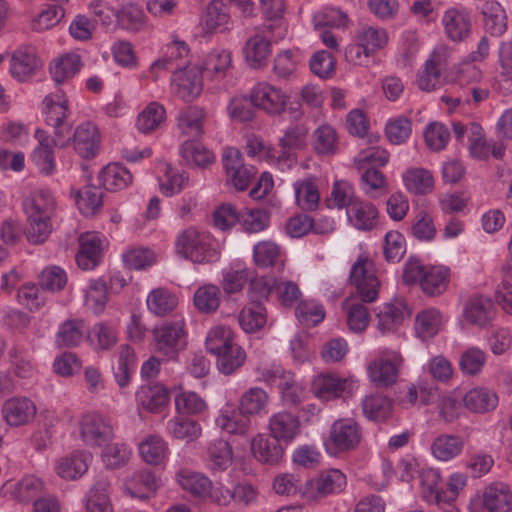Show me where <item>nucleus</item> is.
I'll list each match as a JSON object with an SVG mask.
<instances>
[{"instance_id":"1","label":"nucleus","mask_w":512,"mask_h":512,"mask_svg":"<svg viewBox=\"0 0 512 512\" xmlns=\"http://www.w3.org/2000/svg\"><path fill=\"white\" fill-rule=\"evenodd\" d=\"M402 279L406 285L419 284L424 294L436 297L447 290L450 269L443 265L426 266L419 260L410 258L404 266Z\"/></svg>"},{"instance_id":"2","label":"nucleus","mask_w":512,"mask_h":512,"mask_svg":"<svg viewBox=\"0 0 512 512\" xmlns=\"http://www.w3.org/2000/svg\"><path fill=\"white\" fill-rule=\"evenodd\" d=\"M175 251L180 257L199 264L213 262L219 256L213 236L193 226L178 234Z\"/></svg>"},{"instance_id":"3","label":"nucleus","mask_w":512,"mask_h":512,"mask_svg":"<svg viewBox=\"0 0 512 512\" xmlns=\"http://www.w3.org/2000/svg\"><path fill=\"white\" fill-rule=\"evenodd\" d=\"M185 321L183 318L165 321L152 329L155 350L168 359H176L186 345Z\"/></svg>"},{"instance_id":"4","label":"nucleus","mask_w":512,"mask_h":512,"mask_svg":"<svg viewBox=\"0 0 512 512\" xmlns=\"http://www.w3.org/2000/svg\"><path fill=\"white\" fill-rule=\"evenodd\" d=\"M349 282L362 302L371 303L378 299L380 281L375 274L374 263L368 257H358L351 267Z\"/></svg>"},{"instance_id":"5","label":"nucleus","mask_w":512,"mask_h":512,"mask_svg":"<svg viewBox=\"0 0 512 512\" xmlns=\"http://www.w3.org/2000/svg\"><path fill=\"white\" fill-rule=\"evenodd\" d=\"M361 440L360 425L352 418H340L331 425L326 447L333 454L349 452L355 450Z\"/></svg>"},{"instance_id":"6","label":"nucleus","mask_w":512,"mask_h":512,"mask_svg":"<svg viewBox=\"0 0 512 512\" xmlns=\"http://www.w3.org/2000/svg\"><path fill=\"white\" fill-rule=\"evenodd\" d=\"M222 163L227 183L239 191L246 190L257 174L253 165L244 163L242 153L235 147L223 150Z\"/></svg>"},{"instance_id":"7","label":"nucleus","mask_w":512,"mask_h":512,"mask_svg":"<svg viewBox=\"0 0 512 512\" xmlns=\"http://www.w3.org/2000/svg\"><path fill=\"white\" fill-rule=\"evenodd\" d=\"M80 436L89 447H103L115 437L111 420L99 413H87L80 422Z\"/></svg>"},{"instance_id":"8","label":"nucleus","mask_w":512,"mask_h":512,"mask_svg":"<svg viewBox=\"0 0 512 512\" xmlns=\"http://www.w3.org/2000/svg\"><path fill=\"white\" fill-rule=\"evenodd\" d=\"M346 476L338 469H329L307 481L300 490L307 501H317L331 494H338L346 487Z\"/></svg>"},{"instance_id":"9","label":"nucleus","mask_w":512,"mask_h":512,"mask_svg":"<svg viewBox=\"0 0 512 512\" xmlns=\"http://www.w3.org/2000/svg\"><path fill=\"white\" fill-rule=\"evenodd\" d=\"M249 100L255 108L277 116L285 112L288 96L281 88L262 81L252 87Z\"/></svg>"},{"instance_id":"10","label":"nucleus","mask_w":512,"mask_h":512,"mask_svg":"<svg viewBox=\"0 0 512 512\" xmlns=\"http://www.w3.org/2000/svg\"><path fill=\"white\" fill-rule=\"evenodd\" d=\"M404 359L399 352L384 351L381 357L369 363L367 373L376 387H389L396 383Z\"/></svg>"},{"instance_id":"11","label":"nucleus","mask_w":512,"mask_h":512,"mask_svg":"<svg viewBox=\"0 0 512 512\" xmlns=\"http://www.w3.org/2000/svg\"><path fill=\"white\" fill-rule=\"evenodd\" d=\"M171 86L177 97L187 102L193 101L202 91L201 70L195 65H186L175 69L171 79Z\"/></svg>"},{"instance_id":"12","label":"nucleus","mask_w":512,"mask_h":512,"mask_svg":"<svg viewBox=\"0 0 512 512\" xmlns=\"http://www.w3.org/2000/svg\"><path fill=\"white\" fill-rule=\"evenodd\" d=\"M386 43L387 34H358L345 49L346 60L357 65L365 64Z\"/></svg>"},{"instance_id":"13","label":"nucleus","mask_w":512,"mask_h":512,"mask_svg":"<svg viewBox=\"0 0 512 512\" xmlns=\"http://www.w3.org/2000/svg\"><path fill=\"white\" fill-rule=\"evenodd\" d=\"M477 503L486 512H511L512 492L507 484L493 482L484 488Z\"/></svg>"},{"instance_id":"14","label":"nucleus","mask_w":512,"mask_h":512,"mask_svg":"<svg viewBox=\"0 0 512 512\" xmlns=\"http://www.w3.org/2000/svg\"><path fill=\"white\" fill-rule=\"evenodd\" d=\"M448 48L439 46L425 63L424 70L418 75L417 83L421 90L431 91L439 84L441 70L445 68L448 58Z\"/></svg>"},{"instance_id":"15","label":"nucleus","mask_w":512,"mask_h":512,"mask_svg":"<svg viewBox=\"0 0 512 512\" xmlns=\"http://www.w3.org/2000/svg\"><path fill=\"white\" fill-rule=\"evenodd\" d=\"M103 239L97 232H86L79 237L76 262L82 270H92L100 262Z\"/></svg>"},{"instance_id":"16","label":"nucleus","mask_w":512,"mask_h":512,"mask_svg":"<svg viewBox=\"0 0 512 512\" xmlns=\"http://www.w3.org/2000/svg\"><path fill=\"white\" fill-rule=\"evenodd\" d=\"M495 310L492 299L482 294H475L468 298L464 305L463 317L479 327L487 326L494 318Z\"/></svg>"},{"instance_id":"17","label":"nucleus","mask_w":512,"mask_h":512,"mask_svg":"<svg viewBox=\"0 0 512 512\" xmlns=\"http://www.w3.org/2000/svg\"><path fill=\"white\" fill-rule=\"evenodd\" d=\"M36 405L26 397H14L4 402L2 414L8 425L18 427L30 423L36 415Z\"/></svg>"},{"instance_id":"18","label":"nucleus","mask_w":512,"mask_h":512,"mask_svg":"<svg viewBox=\"0 0 512 512\" xmlns=\"http://www.w3.org/2000/svg\"><path fill=\"white\" fill-rule=\"evenodd\" d=\"M354 381L351 378H341L334 374H321L313 382V391L317 398L330 401L341 397L345 392H351Z\"/></svg>"},{"instance_id":"19","label":"nucleus","mask_w":512,"mask_h":512,"mask_svg":"<svg viewBox=\"0 0 512 512\" xmlns=\"http://www.w3.org/2000/svg\"><path fill=\"white\" fill-rule=\"evenodd\" d=\"M100 143V133L94 123L84 122L75 129L73 144L76 152L82 158H94L99 151Z\"/></svg>"},{"instance_id":"20","label":"nucleus","mask_w":512,"mask_h":512,"mask_svg":"<svg viewBox=\"0 0 512 512\" xmlns=\"http://www.w3.org/2000/svg\"><path fill=\"white\" fill-rule=\"evenodd\" d=\"M268 428L272 438L289 443L300 434L301 423L296 415L282 411L270 417Z\"/></svg>"},{"instance_id":"21","label":"nucleus","mask_w":512,"mask_h":512,"mask_svg":"<svg viewBox=\"0 0 512 512\" xmlns=\"http://www.w3.org/2000/svg\"><path fill=\"white\" fill-rule=\"evenodd\" d=\"M39 66L40 60L36 48L33 46H21L11 55V74L20 81H25L35 74Z\"/></svg>"},{"instance_id":"22","label":"nucleus","mask_w":512,"mask_h":512,"mask_svg":"<svg viewBox=\"0 0 512 512\" xmlns=\"http://www.w3.org/2000/svg\"><path fill=\"white\" fill-rule=\"evenodd\" d=\"M35 138L38 140V146L33 150L31 160L42 175L50 176L56 171L51 137L46 131L37 129Z\"/></svg>"},{"instance_id":"23","label":"nucleus","mask_w":512,"mask_h":512,"mask_svg":"<svg viewBox=\"0 0 512 512\" xmlns=\"http://www.w3.org/2000/svg\"><path fill=\"white\" fill-rule=\"evenodd\" d=\"M309 129L303 123H296L287 127L279 138L278 145L281 149L279 159L289 160L297 151L306 148Z\"/></svg>"},{"instance_id":"24","label":"nucleus","mask_w":512,"mask_h":512,"mask_svg":"<svg viewBox=\"0 0 512 512\" xmlns=\"http://www.w3.org/2000/svg\"><path fill=\"white\" fill-rule=\"evenodd\" d=\"M26 217H51L56 213V200L51 191L39 189L32 192L23 201Z\"/></svg>"},{"instance_id":"25","label":"nucleus","mask_w":512,"mask_h":512,"mask_svg":"<svg viewBox=\"0 0 512 512\" xmlns=\"http://www.w3.org/2000/svg\"><path fill=\"white\" fill-rule=\"evenodd\" d=\"M159 479L148 469L135 471L125 481V490L135 498L149 499L159 487Z\"/></svg>"},{"instance_id":"26","label":"nucleus","mask_w":512,"mask_h":512,"mask_svg":"<svg viewBox=\"0 0 512 512\" xmlns=\"http://www.w3.org/2000/svg\"><path fill=\"white\" fill-rule=\"evenodd\" d=\"M91 458L92 456L88 452L74 451L56 462V473L66 480L79 479L88 470Z\"/></svg>"},{"instance_id":"27","label":"nucleus","mask_w":512,"mask_h":512,"mask_svg":"<svg viewBox=\"0 0 512 512\" xmlns=\"http://www.w3.org/2000/svg\"><path fill=\"white\" fill-rule=\"evenodd\" d=\"M243 53L250 67L254 69L264 67L272 53L271 40L265 34H254L246 41Z\"/></svg>"},{"instance_id":"28","label":"nucleus","mask_w":512,"mask_h":512,"mask_svg":"<svg viewBox=\"0 0 512 512\" xmlns=\"http://www.w3.org/2000/svg\"><path fill=\"white\" fill-rule=\"evenodd\" d=\"M93 17L77 15L69 26L70 32H92L98 29H107L117 20V12L109 8L93 9Z\"/></svg>"},{"instance_id":"29","label":"nucleus","mask_w":512,"mask_h":512,"mask_svg":"<svg viewBox=\"0 0 512 512\" xmlns=\"http://www.w3.org/2000/svg\"><path fill=\"white\" fill-rule=\"evenodd\" d=\"M409 314L406 304L401 301L385 303L376 313L377 329L381 334L394 332Z\"/></svg>"},{"instance_id":"30","label":"nucleus","mask_w":512,"mask_h":512,"mask_svg":"<svg viewBox=\"0 0 512 512\" xmlns=\"http://www.w3.org/2000/svg\"><path fill=\"white\" fill-rule=\"evenodd\" d=\"M269 394L260 387L247 389L239 398L238 410L242 416H260L268 413Z\"/></svg>"},{"instance_id":"31","label":"nucleus","mask_w":512,"mask_h":512,"mask_svg":"<svg viewBox=\"0 0 512 512\" xmlns=\"http://www.w3.org/2000/svg\"><path fill=\"white\" fill-rule=\"evenodd\" d=\"M136 401L143 409L158 413L168 404L169 393L159 383L142 385L136 392Z\"/></svg>"},{"instance_id":"32","label":"nucleus","mask_w":512,"mask_h":512,"mask_svg":"<svg viewBox=\"0 0 512 512\" xmlns=\"http://www.w3.org/2000/svg\"><path fill=\"white\" fill-rule=\"evenodd\" d=\"M42 111L47 125L66 121L69 114V101L65 92L58 88L55 92L47 94L42 102Z\"/></svg>"},{"instance_id":"33","label":"nucleus","mask_w":512,"mask_h":512,"mask_svg":"<svg viewBox=\"0 0 512 512\" xmlns=\"http://www.w3.org/2000/svg\"><path fill=\"white\" fill-rule=\"evenodd\" d=\"M83 63L77 54L68 53L54 59L49 65V73L56 85H61L75 77Z\"/></svg>"},{"instance_id":"34","label":"nucleus","mask_w":512,"mask_h":512,"mask_svg":"<svg viewBox=\"0 0 512 512\" xmlns=\"http://www.w3.org/2000/svg\"><path fill=\"white\" fill-rule=\"evenodd\" d=\"M88 327L82 319H67L60 324L55 336L59 347H75L88 335Z\"/></svg>"},{"instance_id":"35","label":"nucleus","mask_w":512,"mask_h":512,"mask_svg":"<svg viewBox=\"0 0 512 512\" xmlns=\"http://www.w3.org/2000/svg\"><path fill=\"white\" fill-rule=\"evenodd\" d=\"M349 222L358 230L370 231L377 223V208L370 202L357 200L347 210Z\"/></svg>"},{"instance_id":"36","label":"nucleus","mask_w":512,"mask_h":512,"mask_svg":"<svg viewBox=\"0 0 512 512\" xmlns=\"http://www.w3.org/2000/svg\"><path fill=\"white\" fill-rule=\"evenodd\" d=\"M180 155L188 166L205 169L215 161L214 154L201 142L191 139L180 146Z\"/></svg>"},{"instance_id":"37","label":"nucleus","mask_w":512,"mask_h":512,"mask_svg":"<svg viewBox=\"0 0 512 512\" xmlns=\"http://www.w3.org/2000/svg\"><path fill=\"white\" fill-rule=\"evenodd\" d=\"M251 450L258 461L268 464H277L284 455V449L278 440L260 434L251 440Z\"/></svg>"},{"instance_id":"38","label":"nucleus","mask_w":512,"mask_h":512,"mask_svg":"<svg viewBox=\"0 0 512 512\" xmlns=\"http://www.w3.org/2000/svg\"><path fill=\"white\" fill-rule=\"evenodd\" d=\"M407 191L415 195H426L434 188L432 173L422 167H413L405 171L402 176Z\"/></svg>"},{"instance_id":"39","label":"nucleus","mask_w":512,"mask_h":512,"mask_svg":"<svg viewBox=\"0 0 512 512\" xmlns=\"http://www.w3.org/2000/svg\"><path fill=\"white\" fill-rule=\"evenodd\" d=\"M295 199L303 211H314L320 202V193L314 177L297 180L294 184Z\"/></svg>"},{"instance_id":"40","label":"nucleus","mask_w":512,"mask_h":512,"mask_svg":"<svg viewBox=\"0 0 512 512\" xmlns=\"http://www.w3.org/2000/svg\"><path fill=\"white\" fill-rule=\"evenodd\" d=\"M464 405L474 413H486L494 410L498 405V396L487 388H474L469 390L463 398Z\"/></svg>"},{"instance_id":"41","label":"nucleus","mask_w":512,"mask_h":512,"mask_svg":"<svg viewBox=\"0 0 512 512\" xmlns=\"http://www.w3.org/2000/svg\"><path fill=\"white\" fill-rule=\"evenodd\" d=\"M99 179L106 190L117 191L128 187L133 176L126 167L112 163L102 169Z\"/></svg>"},{"instance_id":"42","label":"nucleus","mask_w":512,"mask_h":512,"mask_svg":"<svg viewBox=\"0 0 512 512\" xmlns=\"http://www.w3.org/2000/svg\"><path fill=\"white\" fill-rule=\"evenodd\" d=\"M146 303L151 313L164 317L177 307L178 299L170 290L159 287L148 294Z\"/></svg>"},{"instance_id":"43","label":"nucleus","mask_w":512,"mask_h":512,"mask_svg":"<svg viewBox=\"0 0 512 512\" xmlns=\"http://www.w3.org/2000/svg\"><path fill=\"white\" fill-rule=\"evenodd\" d=\"M312 147L317 155L331 156L336 154L338 148L336 130L328 124L319 126L312 134Z\"/></svg>"},{"instance_id":"44","label":"nucleus","mask_w":512,"mask_h":512,"mask_svg":"<svg viewBox=\"0 0 512 512\" xmlns=\"http://www.w3.org/2000/svg\"><path fill=\"white\" fill-rule=\"evenodd\" d=\"M347 314V324L351 331L361 333L369 325L370 314L367 307L355 297H349L343 302Z\"/></svg>"},{"instance_id":"45","label":"nucleus","mask_w":512,"mask_h":512,"mask_svg":"<svg viewBox=\"0 0 512 512\" xmlns=\"http://www.w3.org/2000/svg\"><path fill=\"white\" fill-rule=\"evenodd\" d=\"M238 322L245 332H257L267 322L266 308L260 302H251L239 313Z\"/></svg>"},{"instance_id":"46","label":"nucleus","mask_w":512,"mask_h":512,"mask_svg":"<svg viewBox=\"0 0 512 512\" xmlns=\"http://www.w3.org/2000/svg\"><path fill=\"white\" fill-rule=\"evenodd\" d=\"M209 466L213 471L223 472L233 463V449L228 441L216 439L208 447Z\"/></svg>"},{"instance_id":"47","label":"nucleus","mask_w":512,"mask_h":512,"mask_svg":"<svg viewBox=\"0 0 512 512\" xmlns=\"http://www.w3.org/2000/svg\"><path fill=\"white\" fill-rule=\"evenodd\" d=\"M168 452V445L159 435H149L139 444L141 458L150 465H159Z\"/></svg>"},{"instance_id":"48","label":"nucleus","mask_w":512,"mask_h":512,"mask_svg":"<svg viewBox=\"0 0 512 512\" xmlns=\"http://www.w3.org/2000/svg\"><path fill=\"white\" fill-rule=\"evenodd\" d=\"M464 447V442L457 435H440L433 441L431 451L435 458L441 461H449L458 456Z\"/></svg>"},{"instance_id":"49","label":"nucleus","mask_w":512,"mask_h":512,"mask_svg":"<svg viewBox=\"0 0 512 512\" xmlns=\"http://www.w3.org/2000/svg\"><path fill=\"white\" fill-rule=\"evenodd\" d=\"M314 28L316 30L348 29L349 20L347 15L337 8H324L313 16Z\"/></svg>"},{"instance_id":"50","label":"nucleus","mask_w":512,"mask_h":512,"mask_svg":"<svg viewBox=\"0 0 512 512\" xmlns=\"http://www.w3.org/2000/svg\"><path fill=\"white\" fill-rule=\"evenodd\" d=\"M51 217H26L25 236L32 245H41L47 241L53 231Z\"/></svg>"},{"instance_id":"51","label":"nucleus","mask_w":512,"mask_h":512,"mask_svg":"<svg viewBox=\"0 0 512 512\" xmlns=\"http://www.w3.org/2000/svg\"><path fill=\"white\" fill-rule=\"evenodd\" d=\"M101 459L109 470L120 469L127 465L132 456V451L124 443H110L103 446Z\"/></svg>"},{"instance_id":"52","label":"nucleus","mask_w":512,"mask_h":512,"mask_svg":"<svg viewBox=\"0 0 512 512\" xmlns=\"http://www.w3.org/2000/svg\"><path fill=\"white\" fill-rule=\"evenodd\" d=\"M483 27L487 31L504 32L507 17L503 7L496 1H486L481 9Z\"/></svg>"},{"instance_id":"53","label":"nucleus","mask_w":512,"mask_h":512,"mask_svg":"<svg viewBox=\"0 0 512 512\" xmlns=\"http://www.w3.org/2000/svg\"><path fill=\"white\" fill-rule=\"evenodd\" d=\"M422 495L429 504H441L443 492L440 472L434 468L423 470L421 474Z\"/></svg>"},{"instance_id":"54","label":"nucleus","mask_w":512,"mask_h":512,"mask_svg":"<svg viewBox=\"0 0 512 512\" xmlns=\"http://www.w3.org/2000/svg\"><path fill=\"white\" fill-rule=\"evenodd\" d=\"M103 192L94 185H87L77 193L76 203L85 216H94L103 205Z\"/></svg>"},{"instance_id":"55","label":"nucleus","mask_w":512,"mask_h":512,"mask_svg":"<svg viewBox=\"0 0 512 512\" xmlns=\"http://www.w3.org/2000/svg\"><path fill=\"white\" fill-rule=\"evenodd\" d=\"M216 425L223 431L233 435H246L250 430L251 422L248 416H242L232 411H222L216 418Z\"/></svg>"},{"instance_id":"56","label":"nucleus","mask_w":512,"mask_h":512,"mask_svg":"<svg viewBox=\"0 0 512 512\" xmlns=\"http://www.w3.org/2000/svg\"><path fill=\"white\" fill-rule=\"evenodd\" d=\"M165 109L157 102H151L138 115L136 127L143 134L156 130L165 120Z\"/></svg>"},{"instance_id":"57","label":"nucleus","mask_w":512,"mask_h":512,"mask_svg":"<svg viewBox=\"0 0 512 512\" xmlns=\"http://www.w3.org/2000/svg\"><path fill=\"white\" fill-rule=\"evenodd\" d=\"M364 415L373 421H383L388 418L392 410V402L382 395H369L362 400Z\"/></svg>"},{"instance_id":"58","label":"nucleus","mask_w":512,"mask_h":512,"mask_svg":"<svg viewBox=\"0 0 512 512\" xmlns=\"http://www.w3.org/2000/svg\"><path fill=\"white\" fill-rule=\"evenodd\" d=\"M203 119V109L191 106L180 112L178 126L184 134L197 138L203 133Z\"/></svg>"},{"instance_id":"59","label":"nucleus","mask_w":512,"mask_h":512,"mask_svg":"<svg viewBox=\"0 0 512 512\" xmlns=\"http://www.w3.org/2000/svg\"><path fill=\"white\" fill-rule=\"evenodd\" d=\"M217 367L225 375H230L239 369L246 360V353L237 343L215 355Z\"/></svg>"},{"instance_id":"60","label":"nucleus","mask_w":512,"mask_h":512,"mask_svg":"<svg viewBox=\"0 0 512 512\" xmlns=\"http://www.w3.org/2000/svg\"><path fill=\"white\" fill-rule=\"evenodd\" d=\"M441 325V314L436 309L423 310L417 314L415 319V330L417 335L427 340L434 337Z\"/></svg>"},{"instance_id":"61","label":"nucleus","mask_w":512,"mask_h":512,"mask_svg":"<svg viewBox=\"0 0 512 512\" xmlns=\"http://www.w3.org/2000/svg\"><path fill=\"white\" fill-rule=\"evenodd\" d=\"M205 344L207 351L215 356L235 344L234 333L227 326H214L209 330Z\"/></svg>"},{"instance_id":"62","label":"nucleus","mask_w":512,"mask_h":512,"mask_svg":"<svg viewBox=\"0 0 512 512\" xmlns=\"http://www.w3.org/2000/svg\"><path fill=\"white\" fill-rule=\"evenodd\" d=\"M220 296V289L216 285H204L194 293V305L202 313H213L219 308Z\"/></svg>"},{"instance_id":"63","label":"nucleus","mask_w":512,"mask_h":512,"mask_svg":"<svg viewBox=\"0 0 512 512\" xmlns=\"http://www.w3.org/2000/svg\"><path fill=\"white\" fill-rule=\"evenodd\" d=\"M44 483L35 476H26L14 485L12 494L21 503H29L44 491Z\"/></svg>"},{"instance_id":"64","label":"nucleus","mask_w":512,"mask_h":512,"mask_svg":"<svg viewBox=\"0 0 512 512\" xmlns=\"http://www.w3.org/2000/svg\"><path fill=\"white\" fill-rule=\"evenodd\" d=\"M499 62L501 68L498 75L499 88L505 94H512V43H502Z\"/></svg>"}]
</instances>
